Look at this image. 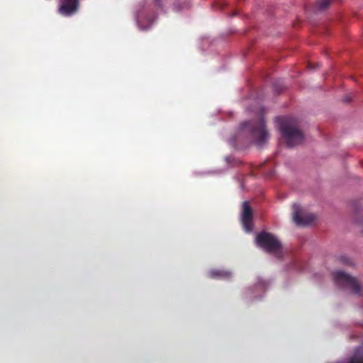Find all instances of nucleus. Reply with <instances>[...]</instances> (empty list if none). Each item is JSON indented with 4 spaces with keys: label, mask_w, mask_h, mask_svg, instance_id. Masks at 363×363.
Here are the masks:
<instances>
[{
    "label": "nucleus",
    "mask_w": 363,
    "mask_h": 363,
    "mask_svg": "<svg viewBox=\"0 0 363 363\" xmlns=\"http://www.w3.org/2000/svg\"><path fill=\"white\" fill-rule=\"evenodd\" d=\"M235 138H233L229 141V143H230V145H233V144H234V143H235Z\"/></svg>",
    "instance_id": "14"
},
{
    "label": "nucleus",
    "mask_w": 363,
    "mask_h": 363,
    "mask_svg": "<svg viewBox=\"0 0 363 363\" xmlns=\"http://www.w3.org/2000/svg\"><path fill=\"white\" fill-rule=\"evenodd\" d=\"M241 221L245 232L250 233L253 228L252 211L249 202L247 201L242 203Z\"/></svg>",
    "instance_id": "6"
},
{
    "label": "nucleus",
    "mask_w": 363,
    "mask_h": 363,
    "mask_svg": "<svg viewBox=\"0 0 363 363\" xmlns=\"http://www.w3.org/2000/svg\"><path fill=\"white\" fill-rule=\"evenodd\" d=\"M148 9L145 3H142L138 6L135 11V20L138 28L141 30H146L151 27L155 19L147 17Z\"/></svg>",
    "instance_id": "4"
},
{
    "label": "nucleus",
    "mask_w": 363,
    "mask_h": 363,
    "mask_svg": "<svg viewBox=\"0 0 363 363\" xmlns=\"http://www.w3.org/2000/svg\"><path fill=\"white\" fill-rule=\"evenodd\" d=\"M257 245L265 252L279 257L281 255L282 245L278 238L273 234L261 232L255 238Z\"/></svg>",
    "instance_id": "1"
},
{
    "label": "nucleus",
    "mask_w": 363,
    "mask_h": 363,
    "mask_svg": "<svg viewBox=\"0 0 363 363\" xmlns=\"http://www.w3.org/2000/svg\"><path fill=\"white\" fill-rule=\"evenodd\" d=\"M252 140L250 141L252 144L257 147L258 148L263 147L267 143L268 138H252Z\"/></svg>",
    "instance_id": "11"
},
{
    "label": "nucleus",
    "mask_w": 363,
    "mask_h": 363,
    "mask_svg": "<svg viewBox=\"0 0 363 363\" xmlns=\"http://www.w3.org/2000/svg\"><path fill=\"white\" fill-rule=\"evenodd\" d=\"M284 141L282 143H285L287 147L293 148L303 143V140L304 138H282Z\"/></svg>",
    "instance_id": "10"
},
{
    "label": "nucleus",
    "mask_w": 363,
    "mask_h": 363,
    "mask_svg": "<svg viewBox=\"0 0 363 363\" xmlns=\"http://www.w3.org/2000/svg\"><path fill=\"white\" fill-rule=\"evenodd\" d=\"M240 130L247 129L250 130V133L253 136H267L268 132L266 128L264 123L261 121L258 123L257 126H255L251 122H243L240 124Z\"/></svg>",
    "instance_id": "7"
},
{
    "label": "nucleus",
    "mask_w": 363,
    "mask_h": 363,
    "mask_svg": "<svg viewBox=\"0 0 363 363\" xmlns=\"http://www.w3.org/2000/svg\"><path fill=\"white\" fill-rule=\"evenodd\" d=\"M277 128L282 136H302L297 121L290 116H278L275 118Z\"/></svg>",
    "instance_id": "3"
},
{
    "label": "nucleus",
    "mask_w": 363,
    "mask_h": 363,
    "mask_svg": "<svg viewBox=\"0 0 363 363\" xmlns=\"http://www.w3.org/2000/svg\"><path fill=\"white\" fill-rule=\"evenodd\" d=\"M333 276L336 286L339 288L348 290L354 294H361L362 287L354 277L340 270L334 272Z\"/></svg>",
    "instance_id": "2"
},
{
    "label": "nucleus",
    "mask_w": 363,
    "mask_h": 363,
    "mask_svg": "<svg viewBox=\"0 0 363 363\" xmlns=\"http://www.w3.org/2000/svg\"><path fill=\"white\" fill-rule=\"evenodd\" d=\"M293 208H294L293 220L296 223V225H301V226H306V225H311L315 220V217L313 214L302 213L301 208L298 204L294 203Z\"/></svg>",
    "instance_id": "5"
},
{
    "label": "nucleus",
    "mask_w": 363,
    "mask_h": 363,
    "mask_svg": "<svg viewBox=\"0 0 363 363\" xmlns=\"http://www.w3.org/2000/svg\"><path fill=\"white\" fill-rule=\"evenodd\" d=\"M78 9V0H60L58 11L65 16L73 15Z\"/></svg>",
    "instance_id": "8"
},
{
    "label": "nucleus",
    "mask_w": 363,
    "mask_h": 363,
    "mask_svg": "<svg viewBox=\"0 0 363 363\" xmlns=\"http://www.w3.org/2000/svg\"><path fill=\"white\" fill-rule=\"evenodd\" d=\"M155 2L157 3V4L160 6V4H161V1L160 0H155Z\"/></svg>",
    "instance_id": "15"
},
{
    "label": "nucleus",
    "mask_w": 363,
    "mask_h": 363,
    "mask_svg": "<svg viewBox=\"0 0 363 363\" xmlns=\"http://www.w3.org/2000/svg\"><path fill=\"white\" fill-rule=\"evenodd\" d=\"M266 287V283L264 281H258L257 284L254 286L253 289H249L247 293L249 294H255L257 291H263Z\"/></svg>",
    "instance_id": "12"
},
{
    "label": "nucleus",
    "mask_w": 363,
    "mask_h": 363,
    "mask_svg": "<svg viewBox=\"0 0 363 363\" xmlns=\"http://www.w3.org/2000/svg\"><path fill=\"white\" fill-rule=\"evenodd\" d=\"M332 0H318L316 3V6L319 10H325L326 9Z\"/></svg>",
    "instance_id": "13"
},
{
    "label": "nucleus",
    "mask_w": 363,
    "mask_h": 363,
    "mask_svg": "<svg viewBox=\"0 0 363 363\" xmlns=\"http://www.w3.org/2000/svg\"><path fill=\"white\" fill-rule=\"evenodd\" d=\"M209 276L211 278L216 279H228L231 277V273L229 271L223 269H213L209 272Z\"/></svg>",
    "instance_id": "9"
}]
</instances>
